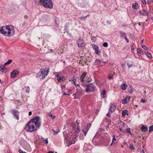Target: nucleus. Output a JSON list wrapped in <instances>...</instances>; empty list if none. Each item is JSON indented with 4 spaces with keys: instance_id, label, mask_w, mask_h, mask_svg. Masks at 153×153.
Wrapping results in <instances>:
<instances>
[{
    "instance_id": "0e129e2a",
    "label": "nucleus",
    "mask_w": 153,
    "mask_h": 153,
    "mask_svg": "<svg viewBox=\"0 0 153 153\" xmlns=\"http://www.w3.org/2000/svg\"><path fill=\"white\" fill-rule=\"evenodd\" d=\"M64 95H67V94H65V93H64Z\"/></svg>"
},
{
    "instance_id": "bb28decb",
    "label": "nucleus",
    "mask_w": 153,
    "mask_h": 153,
    "mask_svg": "<svg viewBox=\"0 0 153 153\" xmlns=\"http://www.w3.org/2000/svg\"><path fill=\"white\" fill-rule=\"evenodd\" d=\"M119 33L120 36L122 37H124V38H126V35L125 33H123L121 31H120L119 32Z\"/></svg>"
},
{
    "instance_id": "4be33fe9",
    "label": "nucleus",
    "mask_w": 153,
    "mask_h": 153,
    "mask_svg": "<svg viewBox=\"0 0 153 153\" xmlns=\"http://www.w3.org/2000/svg\"><path fill=\"white\" fill-rule=\"evenodd\" d=\"M30 88L29 86H25L23 88L24 91L27 94H29L30 91Z\"/></svg>"
},
{
    "instance_id": "9d476101",
    "label": "nucleus",
    "mask_w": 153,
    "mask_h": 153,
    "mask_svg": "<svg viewBox=\"0 0 153 153\" xmlns=\"http://www.w3.org/2000/svg\"><path fill=\"white\" fill-rule=\"evenodd\" d=\"M91 125V124L90 123H88L87 124V126L85 127L82 130V132L84 133L85 136L86 134L89 129L88 127H90Z\"/></svg>"
},
{
    "instance_id": "c9c22d12",
    "label": "nucleus",
    "mask_w": 153,
    "mask_h": 153,
    "mask_svg": "<svg viewBox=\"0 0 153 153\" xmlns=\"http://www.w3.org/2000/svg\"><path fill=\"white\" fill-rule=\"evenodd\" d=\"M142 48L145 50H147L148 48L145 45H142Z\"/></svg>"
},
{
    "instance_id": "2eb2a0df",
    "label": "nucleus",
    "mask_w": 153,
    "mask_h": 153,
    "mask_svg": "<svg viewBox=\"0 0 153 153\" xmlns=\"http://www.w3.org/2000/svg\"><path fill=\"white\" fill-rule=\"evenodd\" d=\"M19 72L18 71L15 70L13 71L11 74V77L12 78H14L16 76L19 74Z\"/></svg>"
},
{
    "instance_id": "423d86ee",
    "label": "nucleus",
    "mask_w": 153,
    "mask_h": 153,
    "mask_svg": "<svg viewBox=\"0 0 153 153\" xmlns=\"http://www.w3.org/2000/svg\"><path fill=\"white\" fill-rule=\"evenodd\" d=\"M26 131L32 132L37 130V128L33 124V123L29 121V122L26 125L25 128Z\"/></svg>"
},
{
    "instance_id": "052dcab7",
    "label": "nucleus",
    "mask_w": 153,
    "mask_h": 153,
    "mask_svg": "<svg viewBox=\"0 0 153 153\" xmlns=\"http://www.w3.org/2000/svg\"><path fill=\"white\" fill-rule=\"evenodd\" d=\"M0 83L1 84L2 83V82L1 81L0 79Z\"/></svg>"
},
{
    "instance_id": "20e7f679",
    "label": "nucleus",
    "mask_w": 153,
    "mask_h": 153,
    "mask_svg": "<svg viewBox=\"0 0 153 153\" xmlns=\"http://www.w3.org/2000/svg\"><path fill=\"white\" fill-rule=\"evenodd\" d=\"M41 5L47 8L51 9L53 7V4L51 0H39Z\"/></svg>"
},
{
    "instance_id": "0eeeda50",
    "label": "nucleus",
    "mask_w": 153,
    "mask_h": 153,
    "mask_svg": "<svg viewBox=\"0 0 153 153\" xmlns=\"http://www.w3.org/2000/svg\"><path fill=\"white\" fill-rule=\"evenodd\" d=\"M96 88L95 86L92 83H89L87 85L86 91L87 93L93 92Z\"/></svg>"
},
{
    "instance_id": "f704fd0d",
    "label": "nucleus",
    "mask_w": 153,
    "mask_h": 153,
    "mask_svg": "<svg viewBox=\"0 0 153 153\" xmlns=\"http://www.w3.org/2000/svg\"><path fill=\"white\" fill-rule=\"evenodd\" d=\"M137 52L138 53L141 54H143V53H142V51H141L140 49L139 48H137Z\"/></svg>"
},
{
    "instance_id": "c03bdc74",
    "label": "nucleus",
    "mask_w": 153,
    "mask_h": 153,
    "mask_svg": "<svg viewBox=\"0 0 153 153\" xmlns=\"http://www.w3.org/2000/svg\"><path fill=\"white\" fill-rule=\"evenodd\" d=\"M72 126L73 127V128H75L76 127V124L75 123H72Z\"/></svg>"
},
{
    "instance_id": "603ef678",
    "label": "nucleus",
    "mask_w": 153,
    "mask_h": 153,
    "mask_svg": "<svg viewBox=\"0 0 153 153\" xmlns=\"http://www.w3.org/2000/svg\"><path fill=\"white\" fill-rule=\"evenodd\" d=\"M127 66L129 68L130 67H131L132 66V65H129L128 63Z\"/></svg>"
},
{
    "instance_id": "5fc2aeb1",
    "label": "nucleus",
    "mask_w": 153,
    "mask_h": 153,
    "mask_svg": "<svg viewBox=\"0 0 153 153\" xmlns=\"http://www.w3.org/2000/svg\"><path fill=\"white\" fill-rule=\"evenodd\" d=\"M48 153H54L53 151H50Z\"/></svg>"
},
{
    "instance_id": "ddd939ff",
    "label": "nucleus",
    "mask_w": 153,
    "mask_h": 153,
    "mask_svg": "<svg viewBox=\"0 0 153 153\" xmlns=\"http://www.w3.org/2000/svg\"><path fill=\"white\" fill-rule=\"evenodd\" d=\"M92 47L93 48V49L95 50V53L96 54L99 55L101 53L100 51H98V47L96 45H92Z\"/></svg>"
},
{
    "instance_id": "6ab92c4d",
    "label": "nucleus",
    "mask_w": 153,
    "mask_h": 153,
    "mask_svg": "<svg viewBox=\"0 0 153 153\" xmlns=\"http://www.w3.org/2000/svg\"><path fill=\"white\" fill-rule=\"evenodd\" d=\"M140 14L143 16H148V13L144 10H141L139 12Z\"/></svg>"
},
{
    "instance_id": "a878e982",
    "label": "nucleus",
    "mask_w": 153,
    "mask_h": 153,
    "mask_svg": "<svg viewBox=\"0 0 153 153\" xmlns=\"http://www.w3.org/2000/svg\"><path fill=\"white\" fill-rule=\"evenodd\" d=\"M127 85L126 84H123L121 85V88L123 90H126L127 88Z\"/></svg>"
},
{
    "instance_id": "6e6d98bb",
    "label": "nucleus",
    "mask_w": 153,
    "mask_h": 153,
    "mask_svg": "<svg viewBox=\"0 0 153 153\" xmlns=\"http://www.w3.org/2000/svg\"><path fill=\"white\" fill-rule=\"evenodd\" d=\"M31 114H32V112H31V111H30L29 112V115H30Z\"/></svg>"
},
{
    "instance_id": "37998d69",
    "label": "nucleus",
    "mask_w": 153,
    "mask_h": 153,
    "mask_svg": "<svg viewBox=\"0 0 153 153\" xmlns=\"http://www.w3.org/2000/svg\"><path fill=\"white\" fill-rule=\"evenodd\" d=\"M113 75L111 74V73H110L109 74V76H108V78L109 79H110L112 78Z\"/></svg>"
},
{
    "instance_id": "bf43d9fd",
    "label": "nucleus",
    "mask_w": 153,
    "mask_h": 153,
    "mask_svg": "<svg viewBox=\"0 0 153 153\" xmlns=\"http://www.w3.org/2000/svg\"><path fill=\"white\" fill-rule=\"evenodd\" d=\"M134 47H133V46H131V50H133L134 49Z\"/></svg>"
},
{
    "instance_id": "a19ab883",
    "label": "nucleus",
    "mask_w": 153,
    "mask_h": 153,
    "mask_svg": "<svg viewBox=\"0 0 153 153\" xmlns=\"http://www.w3.org/2000/svg\"><path fill=\"white\" fill-rule=\"evenodd\" d=\"M147 56L149 57L150 58H152V56L151 53H146Z\"/></svg>"
},
{
    "instance_id": "4d7b16f0",
    "label": "nucleus",
    "mask_w": 153,
    "mask_h": 153,
    "mask_svg": "<svg viewBox=\"0 0 153 153\" xmlns=\"http://www.w3.org/2000/svg\"><path fill=\"white\" fill-rule=\"evenodd\" d=\"M140 153H145L144 151L143 150L141 151Z\"/></svg>"
},
{
    "instance_id": "de8ad7c7",
    "label": "nucleus",
    "mask_w": 153,
    "mask_h": 153,
    "mask_svg": "<svg viewBox=\"0 0 153 153\" xmlns=\"http://www.w3.org/2000/svg\"><path fill=\"white\" fill-rule=\"evenodd\" d=\"M150 1H149L147 2V3L148 4H150L151 2H153V0H150Z\"/></svg>"
},
{
    "instance_id": "6e6552de",
    "label": "nucleus",
    "mask_w": 153,
    "mask_h": 153,
    "mask_svg": "<svg viewBox=\"0 0 153 153\" xmlns=\"http://www.w3.org/2000/svg\"><path fill=\"white\" fill-rule=\"evenodd\" d=\"M22 146L23 148L27 150L30 151L31 150V148L29 144L26 141L24 140Z\"/></svg>"
},
{
    "instance_id": "1a4fd4ad",
    "label": "nucleus",
    "mask_w": 153,
    "mask_h": 153,
    "mask_svg": "<svg viewBox=\"0 0 153 153\" xmlns=\"http://www.w3.org/2000/svg\"><path fill=\"white\" fill-rule=\"evenodd\" d=\"M56 77H57L58 81L60 82L64 81L65 80V78L64 76H59V74L58 73H56L55 74Z\"/></svg>"
},
{
    "instance_id": "72a5a7b5",
    "label": "nucleus",
    "mask_w": 153,
    "mask_h": 153,
    "mask_svg": "<svg viewBox=\"0 0 153 153\" xmlns=\"http://www.w3.org/2000/svg\"><path fill=\"white\" fill-rule=\"evenodd\" d=\"M52 131H53V134L54 135L57 134L59 132V130H58L57 131H56L55 130H54L53 129H52Z\"/></svg>"
},
{
    "instance_id": "09e8293b",
    "label": "nucleus",
    "mask_w": 153,
    "mask_h": 153,
    "mask_svg": "<svg viewBox=\"0 0 153 153\" xmlns=\"http://www.w3.org/2000/svg\"><path fill=\"white\" fill-rule=\"evenodd\" d=\"M146 101L145 100L142 99L141 100V102L142 103H145L146 102Z\"/></svg>"
},
{
    "instance_id": "c756f323",
    "label": "nucleus",
    "mask_w": 153,
    "mask_h": 153,
    "mask_svg": "<svg viewBox=\"0 0 153 153\" xmlns=\"http://www.w3.org/2000/svg\"><path fill=\"white\" fill-rule=\"evenodd\" d=\"M127 110H123L122 111V116L123 117H124L126 116V114H127Z\"/></svg>"
},
{
    "instance_id": "aec40b11",
    "label": "nucleus",
    "mask_w": 153,
    "mask_h": 153,
    "mask_svg": "<svg viewBox=\"0 0 153 153\" xmlns=\"http://www.w3.org/2000/svg\"><path fill=\"white\" fill-rule=\"evenodd\" d=\"M4 65H4L0 66V71L4 73L6 72L7 70V69L5 67Z\"/></svg>"
},
{
    "instance_id": "b1692460",
    "label": "nucleus",
    "mask_w": 153,
    "mask_h": 153,
    "mask_svg": "<svg viewBox=\"0 0 153 153\" xmlns=\"http://www.w3.org/2000/svg\"><path fill=\"white\" fill-rule=\"evenodd\" d=\"M141 130L142 131L146 132L148 131V128L143 125L141 127Z\"/></svg>"
},
{
    "instance_id": "a211bd4d",
    "label": "nucleus",
    "mask_w": 153,
    "mask_h": 153,
    "mask_svg": "<svg viewBox=\"0 0 153 153\" xmlns=\"http://www.w3.org/2000/svg\"><path fill=\"white\" fill-rule=\"evenodd\" d=\"M87 73L86 72H84L82 74L81 76L80 77V81L81 82H84L85 80H84V78L86 76Z\"/></svg>"
},
{
    "instance_id": "473e14b6",
    "label": "nucleus",
    "mask_w": 153,
    "mask_h": 153,
    "mask_svg": "<svg viewBox=\"0 0 153 153\" xmlns=\"http://www.w3.org/2000/svg\"><path fill=\"white\" fill-rule=\"evenodd\" d=\"M153 131V125H152L149 127V132H151L152 131Z\"/></svg>"
},
{
    "instance_id": "58836bf2",
    "label": "nucleus",
    "mask_w": 153,
    "mask_h": 153,
    "mask_svg": "<svg viewBox=\"0 0 153 153\" xmlns=\"http://www.w3.org/2000/svg\"><path fill=\"white\" fill-rule=\"evenodd\" d=\"M42 143H45L46 144H47L48 143V141L47 139H45V140H44Z\"/></svg>"
},
{
    "instance_id": "39448f33",
    "label": "nucleus",
    "mask_w": 153,
    "mask_h": 153,
    "mask_svg": "<svg viewBox=\"0 0 153 153\" xmlns=\"http://www.w3.org/2000/svg\"><path fill=\"white\" fill-rule=\"evenodd\" d=\"M31 122L33 123V124L38 129L41 126V121L40 118L39 116H36L30 120Z\"/></svg>"
},
{
    "instance_id": "393cba45",
    "label": "nucleus",
    "mask_w": 153,
    "mask_h": 153,
    "mask_svg": "<svg viewBox=\"0 0 153 153\" xmlns=\"http://www.w3.org/2000/svg\"><path fill=\"white\" fill-rule=\"evenodd\" d=\"M106 91L105 89L103 90L101 93V95L102 98H104L105 97Z\"/></svg>"
},
{
    "instance_id": "7ed1b4c3",
    "label": "nucleus",
    "mask_w": 153,
    "mask_h": 153,
    "mask_svg": "<svg viewBox=\"0 0 153 153\" xmlns=\"http://www.w3.org/2000/svg\"><path fill=\"white\" fill-rule=\"evenodd\" d=\"M49 70L48 68L41 69L40 71L37 74V77H40L42 79H44L47 76L49 72Z\"/></svg>"
},
{
    "instance_id": "4468645a",
    "label": "nucleus",
    "mask_w": 153,
    "mask_h": 153,
    "mask_svg": "<svg viewBox=\"0 0 153 153\" xmlns=\"http://www.w3.org/2000/svg\"><path fill=\"white\" fill-rule=\"evenodd\" d=\"M130 98V97L127 96L125 98L122 100V103L124 104L127 103L129 101Z\"/></svg>"
},
{
    "instance_id": "49530a36",
    "label": "nucleus",
    "mask_w": 153,
    "mask_h": 153,
    "mask_svg": "<svg viewBox=\"0 0 153 153\" xmlns=\"http://www.w3.org/2000/svg\"><path fill=\"white\" fill-rule=\"evenodd\" d=\"M142 3L144 4H146V1L145 0H143L142 1Z\"/></svg>"
},
{
    "instance_id": "a18cd8bd",
    "label": "nucleus",
    "mask_w": 153,
    "mask_h": 153,
    "mask_svg": "<svg viewBox=\"0 0 153 153\" xmlns=\"http://www.w3.org/2000/svg\"><path fill=\"white\" fill-rule=\"evenodd\" d=\"M19 153H25V152H24L22 151V150L21 149H19Z\"/></svg>"
},
{
    "instance_id": "69168bd1",
    "label": "nucleus",
    "mask_w": 153,
    "mask_h": 153,
    "mask_svg": "<svg viewBox=\"0 0 153 153\" xmlns=\"http://www.w3.org/2000/svg\"><path fill=\"white\" fill-rule=\"evenodd\" d=\"M103 63H105L106 62H102Z\"/></svg>"
},
{
    "instance_id": "e2e57ef3",
    "label": "nucleus",
    "mask_w": 153,
    "mask_h": 153,
    "mask_svg": "<svg viewBox=\"0 0 153 153\" xmlns=\"http://www.w3.org/2000/svg\"><path fill=\"white\" fill-rule=\"evenodd\" d=\"M143 39H142V40H141V43H143Z\"/></svg>"
},
{
    "instance_id": "7c9ffc66",
    "label": "nucleus",
    "mask_w": 153,
    "mask_h": 153,
    "mask_svg": "<svg viewBox=\"0 0 153 153\" xmlns=\"http://www.w3.org/2000/svg\"><path fill=\"white\" fill-rule=\"evenodd\" d=\"M95 63L97 65H100L102 63L101 61L99 59H96L95 61Z\"/></svg>"
},
{
    "instance_id": "f257e3e1",
    "label": "nucleus",
    "mask_w": 153,
    "mask_h": 153,
    "mask_svg": "<svg viewBox=\"0 0 153 153\" xmlns=\"http://www.w3.org/2000/svg\"><path fill=\"white\" fill-rule=\"evenodd\" d=\"M0 32L2 34L5 36H12L14 34V29L11 25L0 27Z\"/></svg>"
},
{
    "instance_id": "680f3d73",
    "label": "nucleus",
    "mask_w": 153,
    "mask_h": 153,
    "mask_svg": "<svg viewBox=\"0 0 153 153\" xmlns=\"http://www.w3.org/2000/svg\"><path fill=\"white\" fill-rule=\"evenodd\" d=\"M55 21H56V19H55ZM55 22H56V26H57V27H58V26H57L58 25V24H57V23H56V21H55Z\"/></svg>"
},
{
    "instance_id": "338daca9",
    "label": "nucleus",
    "mask_w": 153,
    "mask_h": 153,
    "mask_svg": "<svg viewBox=\"0 0 153 153\" xmlns=\"http://www.w3.org/2000/svg\"><path fill=\"white\" fill-rule=\"evenodd\" d=\"M107 22L109 23V21H107Z\"/></svg>"
},
{
    "instance_id": "5701e85b",
    "label": "nucleus",
    "mask_w": 153,
    "mask_h": 153,
    "mask_svg": "<svg viewBox=\"0 0 153 153\" xmlns=\"http://www.w3.org/2000/svg\"><path fill=\"white\" fill-rule=\"evenodd\" d=\"M132 7L134 9H137L139 8L137 3L136 2L133 3L132 4Z\"/></svg>"
},
{
    "instance_id": "79ce46f5",
    "label": "nucleus",
    "mask_w": 153,
    "mask_h": 153,
    "mask_svg": "<svg viewBox=\"0 0 153 153\" xmlns=\"http://www.w3.org/2000/svg\"><path fill=\"white\" fill-rule=\"evenodd\" d=\"M129 148L131 150H133L134 149V147L133 146V144H131L130 145Z\"/></svg>"
},
{
    "instance_id": "e433bc0d",
    "label": "nucleus",
    "mask_w": 153,
    "mask_h": 153,
    "mask_svg": "<svg viewBox=\"0 0 153 153\" xmlns=\"http://www.w3.org/2000/svg\"><path fill=\"white\" fill-rule=\"evenodd\" d=\"M89 16V15H87L86 16H84V17H81L79 18V19H82V20L84 19H85L88 16Z\"/></svg>"
},
{
    "instance_id": "f8f14e48",
    "label": "nucleus",
    "mask_w": 153,
    "mask_h": 153,
    "mask_svg": "<svg viewBox=\"0 0 153 153\" xmlns=\"http://www.w3.org/2000/svg\"><path fill=\"white\" fill-rule=\"evenodd\" d=\"M78 47L79 48L82 47L85 45L83 40L81 38L79 39L78 40Z\"/></svg>"
},
{
    "instance_id": "864d4df0",
    "label": "nucleus",
    "mask_w": 153,
    "mask_h": 153,
    "mask_svg": "<svg viewBox=\"0 0 153 153\" xmlns=\"http://www.w3.org/2000/svg\"><path fill=\"white\" fill-rule=\"evenodd\" d=\"M66 125H65L63 129L65 130V129H66Z\"/></svg>"
},
{
    "instance_id": "13d9d810",
    "label": "nucleus",
    "mask_w": 153,
    "mask_h": 153,
    "mask_svg": "<svg viewBox=\"0 0 153 153\" xmlns=\"http://www.w3.org/2000/svg\"><path fill=\"white\" fill-rule=\"evenodd\" d=\"M65 88V85H63V86H62V88Z\"/></svg>"
},
{
    "instance_id": "2f4dec72",
    "label": "nucleus",
    "mask_w": 153,
    "mask_h": 153,
    "mask_svg": "<svg viewBox=\"0 0 153 153\" xmlns=\"http://www.w3.org/2000/svg\"><path fill=\"white\" fill-rule=\"evenodd\" d=\"M126 132L129 133L130 134H131V135H132V133L131 132L130 128H127L126 129Z\"/></svg>"
},
{
    "instance_id": "cd10ccee",
    "label": "nucleus",
    "mask_w": 153,
    "mask_h": 153,
    "mask_svg": "<svg viewBox=\"0 0 153 153\" xmlns=\"http://www.w3.org/2000/svg\"><path fill=\"white\" fill-rule=\"evenodd\" d=\"M48 115L53 120L55 118V116L51 114V113H50L48 114Z\"/></svg>"
},
{
    "instance_id": "8fccbe9b",
    "label": "nucleus",
    "mask_w": 153,
    "mask_h": 153,
    "mask_svg": "<svg viewBox=\"0 0 153 153\" xmlns=\"http://www.w3.org/2000/svg\"><path fill=\"white\" fill-rule=\"evenodd\" d=\"M124 38L126 39V42L127 43H128L129 42V40H128V39L126 37V38Z\"/></svg>"
},
{
    "instance_id": "4c0bfd02",
    "label": "nucleus",
    "mask_w": 153,
    "mask_h": 153,
    "mask_svg": "<svg viewBox=\"0 0 153 153\" xmlns=\"http://www.w3.org/2000/svg\"><path fill=\"white\" fill-rule=\"evenodd\" d=\"M113 138L112 140V142L111 144V145H112L113 143V142L114 141L116 140V139H115V136L114 135H113Z\"/></svg>"
},
{
    "instance_id": "774afa93",
    "label": "nucleus",
    "mask_w": 153,
    "mask_h": 153,
    "mask_svg": "<svg viewBox=\"0 0 153 153\" xmlns=\"http://www.w3.org/2000/svg\"><path fill=\"white\" fill-rule=\"evenodd\" d=\"M77 123V125H79V123Z\"/></svg>"
},
{
    "instance_id": "f03ea898",
    "label": "nucleus",
    "mask_w": 153,
    "mask_h": 153,
    "mask_svg": "<svg viewBox=\"0 0 153 153\" xmlns=\"http://www.w3.org/2000/svg\"><path fill=\"white\" fill-rule=\"evenodd\" d=\"M79 131V128H77V130L75 131L74 132L69 131L68 132L69 136L68 135V141L69 145H68V146L75 143L76 139L78 136Z\"/></svg>"
},
{
    "instance_id": "c85d7f7f",
    "label": "nucleus",
    "mask_w": 153,
    "mask_h": 153,
    "mask_svg": "<svg viewBox=\"0 0 153 153\" xmlns=\"http://www.w3.org/2000/svg\"><path fill=\"white\" fill-rule=\"evenodd\" d=\"M12 59H9L7 62L4 63V65H9V64H10L12 62Z\"/></svg>"
},
{
    "instance_id": "9b49d317",
    "label": "nucleus",
    "mask_w": 153,
    "mask_h": 153,
    "mask_svg": "<svg viewBox=\"0 0 153 153\" xmlns=\"http://www.w3.org/2000/svg\"><path fill=\"white\" fill-rule=\"evenodd\" d=\"M12 113L14 116V118L17 120L19 119V113L17 111L15 110H13L12 111Z\"/></svg>"
},
{
    "instance_id": "f3484780",
    "label": "nucleus",
    "mask_w": 153,
    "mask_h": 153,
    "mask_svg": "<svg viewBox=\"0 0 153 153\" xmlns=\"http://www.w3.org/2000/svg\"><path fill=\"white\" fill-rule=\"evenodd\" d=\"M116 105L112 104L110 106V108L109 109V112L112 113L113 111L115 110Z\"/></svg>"
},
{
    "instance_id": "ea45409f",
    "label": "nucleus",
    "mask_w": 153,
    "mask_h": 153,
    "mask_svg": "<svg viewBox=\"0 0 153 153\" xmlns=\"http://www.w3.org/2000/svg\"><path fill=\"white\" fill-rule=\"evenodd\" d=\"M103 47H108V44L107 42H105L103 43Z\"/></svg>"
},
{
    "instance_id": "dca6fc26",
    "label": "nucleus",
    "mask_w": 153,
    "mask_h": 153,
    "mask_svg": "<svg viewBox=\"0 0 153 153\" xmlns=\"http://www.w3.org/2000/svg\"><path fill=\"white\" fill-rule=\"evenodd\" d=\"M76 79H73V80H69V82L71 83V84H73L76 86V88L79 87L80 85L79 84H77L76 82Z\"/></svg>"
},
{
    "instance_id": "3c124183",
    "label": "nucleus",
    "mask_w": 153,
    "mask_h": 153,
    "mask_svg": "<svg viewBox=\"0 0 153 153\" xmlns=\"http://www.w3.org/2000/svg\"><path fill=\"white\" fill-rule=\"evenodd\" d=\"M110 113H109V112L106 114V115L108 117H110Z\"/></svg>"
},
{
    "instance_id": "412c9836",
    "label": "nucleus",
    "mask_w": 153,
    "mask_h": 153,
    "mask_svg": "<svg viewBox=\"0 0 153 153\" xmlns=\"http://www.w3.org/2000/svg\"><path fill=\"white\" fill-rule=\"evenodd\" d=\"M63 135L64 137L65 143H67V131L66 130H65L63 132Z\"/></svg>"
}]
</instances>
